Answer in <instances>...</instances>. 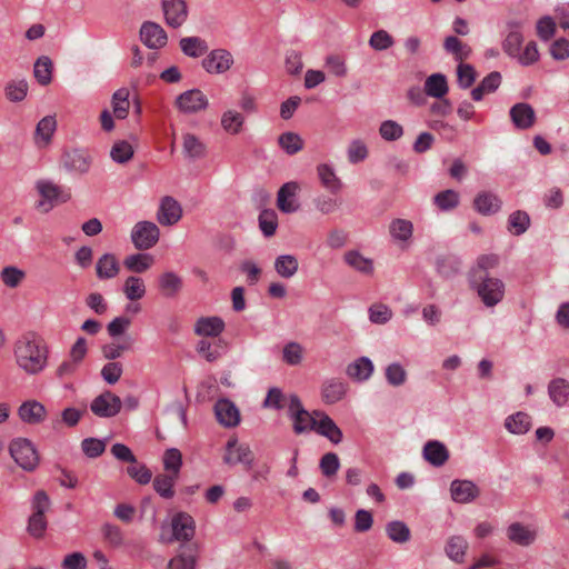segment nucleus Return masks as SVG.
Instances as JSON below:
<instances>
[{
	"label": "nucleus",
	"mask_w": 569,
	"mask_h": 569,
	"mask_svg": "<svg viewBox=\"0 0 569 569\" xmlns=\"http://www.w3.org/2000/svg\"><path fill=\"white\" fill-rule=\"evenodd\" d=\"M176 107L182 113H196L208 107V99L201 90L191 89L177 97Z\"/></svg>",
	"instance_id": "nucleus-9"
},
{
	"label": "nucleus",
	"mask_w": 569,
	"mask_h": 569,
	"mask_svg": "<svg viewBox=\"0 0 569 569\" xmlns=\"http://www.w3.org/2000/svg\"><path fill=\"white\" fill-rule=\"evenodd\" d=\"M253 452L246 443H239L237 438H230L226 445V453L223 456L224 463L234 466L242 463L250 469L253 463Z\"/></svg>",
	"instance_id": "nucleus-7"
},
{
	"label": "nucleus",
	"mask_w": 569,
	"mask_h": 569,
	"mask_svg": "<svg viewBox=\"0 0 569 569\" xmlns=\"http://www.w3.org/2000/svg\"><path fill=\"white\" fill-rule=\"evenodd\" d=\"M470 287L477 291L486 307H495L505 297V283L495 277H469Z\"/></svg>",
	"instance_id": "nucleus-2"
},
{
	"label": "nucleus",
	"mask_w": 569,
	"mask_h": 569,
	"mask_svg": "<svg viewBox=\"0 0 569 569\" xmlns=\"http://www.w3.org/2000/svg\"><path fill=\"white\" fill-rule=\"evenodd\" d=\"M450 491L452 499L459 503H468L479 495L478 487L469 480H453Z\"/></svg>",
	"instance_id": "nucleus-22"
},
{
	"label": "nucleus",
	"mask_w": 569,
	"mask_h": 569,
	"mask_svg": "<svg viewBox=\"0 0 569 569\" xmlns=\"http://www.w3.org/2000/svg\"><path fill=\"white\" fill-rule=\"evenodd\" d=\"M226 323L222 318L218 316L200 317L196 323L193 331L197 336L203 338H219L224 331Z\"/></svg>",
	"instance_id": "nucleus-18"
},
{
	"label": "nucleus",
	"mask_w": 569,
	"mask_h": 569,
	"mask_svg": "<svg viewBox=\"0 0 569 569\" xmlns=\"http://www.w3.org/2000/svg\"><path fill=\"white\" fill-rule=\"evenodd\" d=\"M36 189L40 196L37 208L42 212H49L56 206L64 203L71 198L69 188L59 186L50 180H38Z\"/></svg>",
	"instance_id": "nucleus-3"
},
{
	"label": "nucleus",
	"mask_w": 569,
	"mask_h": 569,
	"mask_svg": "<svg viewBox=\"0 0 569 569\" xmlns=\"http://www.w3.org/2000/svg\"><path fill=\"white\" fill-rule=\"evenodd\" d=\"M499 264V257L495 253L481 254L478 257L476 266L469 272V277L476 273L478 277H489L488 270Z\"/></svg>",
	"instance_id": "nucleus-50"
},
{
	"label": "nucleus",
	"mask_w": 569,
	"mask_h": 569,
	"mask_svg": "<svg viewBox=\"0 0 569 569\" xmlns=\"http://www.w3.org/2000/svg\"><path fill=\"white\" fill-rule=\"evenodd\" d=\"M501 204L500 198L490 191L479 192L473 200V208L482 216L497 213Z\"/></svg>",
	"instance_id": "nucleus-23"
},
{
	"label": "nucleus",
	"mask_w": 569,
	"mask_h": 569,
	"mask_svg": "<svg viewBox=\"0 0 569 569\" xmlns=\"http://www.w3.org/2000/svg\"><path fill=\"white\" fill-rule=\"evenodd\" d=\"M172 539L177 541H189L193 538L196 523L187 512H177L171 519Z\"/></svg>",
	"instance_id": "nucleus-11"
},
{
	"label": "nucleus",
	"mask_w": 569,
	"mask_h": 569,
	"mask_svg": "<svg viewBox=\"0 0 569 569\" xmlns=\"http://www.w3.org/2000/svg\"><path fill=\"white\" fill-rule=\"evenodd\" d=\"M24 277V271L13 266L4 267L0 273L1 281L8 288H17Z\"/></svg>",
	"instance_id": "nucleus-61"
},
{
	"label": "nucleus",
	"mask_w": 569,
	"mask_h": 569,
	"mask_svg": "<svg viewBox=\"0 0 569 569\" xmlns=\"http://www.w3.org/2000/svg\"><path fill=\"white\" fill-rule=\"evenodd\" d=\"M259 227L266 237H271L276 233L278 216L273 209H266L260 212Z\"/></svg>",
	"instance_id": "nucleus-55"
},
{
	"label": "nucleus",
	"mask_w": 569,
	"mask_h": 569,
	"mask_svg": "<svg viewBox=\"0 0 569 569\" xmlns=\"http://www.w3.org/2000/svg\"><path fill=\"white\" fill-rule=\"evenodd\" d=\"M97 277L100 280H108L117 277L120 272V263L114 254H102L96 264Z\"/></svg>",
	"instance_id": "nucleus-30"
},
{
	"label": "nucleus",
	"mask_w": 569,
	"mask_h": 569,
	"mask_svg": "<svg viewBox=\"0 0 569 569\" xmlns=\"http://www.w3.org/2000/svg\"><path fill=\"white\" fill-rule=\"evenodd\" d=\"M130 91L128 88H120L113 92L111 98V106L113 116L117 119H126L130 109Z\"/></svg>",
	"instance_id": "nucleus-36"
},
{
	"label": "nucleus",
	"mask_w": 569,
	"mask_h": 569,
	"mask_svg": "<svg viewBox=\"0 0 569 569\" xmlns=\"http://www.w3.org/2000/svg\"><path fill=\"white\" fill-rule=\"evenodd\" d=\"M501 83V74L492 71L486 76L481 82L471 90V98L475 101H481L486 94L495 92Z\"/></svg>",
	"instance_id": "nucleus-31"
},
{
	"label": "nucleus",
	"mask_w": 569,
	"mask_h": 569,
	"mask_svg": "<svg viewBox=\"0 0 569 569\" xmlns=\"http://www.w3.org/2000/svg\"><path fill=\"white\" fill-rule=\"evenodd\" d=\"M183 287L182 278L173 271H166L158 277V288L167 298L176 297Z\"/></svg>",
	"instance_id": "nucleus-27"
},
{
	"label": "nucleus",
	"mask_w": 569,
	"mask_h": 569,
	"mask_svg": "<svg viewBox=\"0 0 569 569\" xmlns=\"http://www.w3.org/2000/svg\"><path fill=\"white\" fill-rule=\"evenodd\" d=\"M214 415L218 422L227 428H232L240 422V412L229 399H219L214 405Z\"/></svg>",
	"instance_id": "nucleus-16"
},
{
	"label": "nucleus",
	"mask_w": 569,
	"mask_h": 569,
	"mask_svg": "<svg viewBox=\"0 0 569 569\" xmlns=\"http://www.w3.org/2000/svg\"><path fill=\"white\" fill-rule=\"evenodd\" d=\"M141 41L151 49H160L167 44L168 37L163 28L152 21H146L140 28Z\"/></svg>",
	"instance_id": "nucleus-13"
},
{
	"label": "nucleus",
	"mask_w": 569,
	"mask_h": 569,
	"mask_svg": "<svg viewBox=\"0 0 569 569\" xmlns=\"http://www.w3.org/2000/svg\"><path fill=\"white\" fill-rule=\"evenodd\" d=\"M182 150L190 160L202 159L207 156V146L200 137L186 132L182 134Z\"/></svg>",
	"instance_id": "nucleus-24"
},
{
	"label": "nucleus",
	"mask_w": 569,
	"mask_h": 569,
	"mask_svg": "<svg viewBox=\"0 0 569 569\" xmlns=\"http://www.w3.org/2000/svg\"><path fill=\"white\" fill-rule=\"evenodd\" d=\"M160 230L151 221H139L131 231V240L139 250L152 248L159 240Z\"/></svg>",
	"instance_id": "nucleus-6"
},
{
	"label": "nucleus",
	"mask_w": 569,
	"mask_h": 569,
	"mask_svg": "<svg viewBox=\"0 0 569 569\" xmlns=\"http://www.w3.org/2000/svg\"><path fill=\"white\" fill-rule=\"evenodd\" d=\"M346 393L347 385L339 379H329L322 385L321 396L326 403H336L343 399Z\"/></svg>",
	"instance_id": "nucleus-32"
},
{
	"label": "nucleus",
	"mask_w": 569,
	"mask_h": 569,
	"mask_svg": "<svg viewBox=\"0 0 569 569\" xmlns=\"http://www.w3.org/2000/svg\"><path fill=\"white\" fill-rule=\"evenodd\" d=\"M390 234L399 241H408L412 237V222L406 219H395L391 221Z\"/></svg>",
	"instance_id": "nucleus-52"
},
{
	"label": "nucleus",
	"mask_w": 569,
	"mask_h": 569,
	"mask_svg": "<svg viewBox=\"0 0 569 569\" xmlns=\"http://www.w3.org/2000/svg\"><path fill=\"white\" fill-rule=\"evenodd\" d=\"M52 68V61L49 57L42 56L38 58V60L34 63L33 73L34 78L40 84L47 86L51 82Z\"/></svg>",
	"instance_id": "nucleus-49"
},
{
	"label": "nucleus",
	"mask_w": 569,
	"mask_h": 569,
	"mask_svg": "<svg viewBox=\"0 0 569 569\" xmlns=\"http://www.w3.org/2000/svg\"><path fill=\"white\" fill-rule=\"evenodd\" d=\"M531 426V418L525 412H517L509 416L505 421V427L516 435H523L529 431Z\"/></svg>",
	"instance_id": "nucleus-44"
},
{
	"label": "nucleus",
	"mask_w": 569,
	"mask_h": 569,
	"mask_svg": "<svg viewBox=\"0 0 569 569\" xmlns=\"http://www.w3.org/2000/svg\"><path fill=\"white\" fill-rule=\"evenodd\" d=\"M385 376H386L388 383L393 387L401 386L407 380V371L398 362H393V363L389 365L386 368Z\"/></svg>",
	"instance_id": "nucleus-64"
},
{
	"label": "nucleus",
	"mask_w": 569,
	"mask_h": 569,
	"mask_svg": "<svg viewBox=\"0 0 569 569\" xmlns=\"http://www.w3.org/2000/svg\"><path fill=\"white\" fill-rule=\"evenodd\" d=\"M530 226V218L527 212L518 210L512 212L508 219V230L515 234L520 236L527 231Z\"/></svg>",
	"instance_id": "nucleus-51"
},
{
	"label": "nucleus",
	"mask_w": 569,
	"mask_h": 569,
	"mask_svg": "<svg viewBox=\"0 0 569 569\" xmlns=\"http://www.w3.org/2000/svg\"><path fill=\"white\" fill-rule=\"evenodd\" d=\"M279 146L288 154H296L303 148V140L295 132H284L278 139Z\"/></svg>",
	"instance_id": "nucleus-56"
},
{
	"label": "nucleus",
	"mask_w": 569,
	"mask_h": 569,
	"mask_svg": "<svg viewBox=\"0 0 569 569\" xmlns=\"http://www.w3.org/2000/svg\"><path fill=\"white\" fill-rule=\"evenodd\" d=\"M181 51L191 58H199L208 51L207 41L199 37H186L179 42Z\"/></svg>",
	"instance_id": "nucleus-41"
},
{
	"label": "nucleus",
	"mask_w": 569,
	"mask_h": 569,
	"mask_svg": "<svg viewBox=\"0 0 569 569\" xmlns=\"http://www.w3.org/2000/svg\"><path fill=\"white\" fill-rule=\"evenodd\" d=\"M19 418L28 425H39L47 417L46 407L37 400H27L18 408Z\"/></svg>",
	"instance_id": "nucleus-19"
},
{
	"label": "nucleus",
	"mask_w": 569,
	"mask_h": 569,
	"mask_svg": "<svg viewBox=\"0 0 569 569\" xmlns=\"http://www.w3.org/2000/svg\"><path fill=\"white\" fill-rule=\"evenodd\" d=\"M13 356L22 371L28 375H38L48 366L49 347L41 336L28 331L14 341Z\"/></svg>",
	"instance_id": "nucleus-1"
},
{
	"label": "nucleus",
	"mask_w": 569,
	"mask_h": 569,
	"mask_svg": "<svg viewBox=\"0 0 569 569\" xmlns=\"http://www.w3.org/2000/svg\"><path fill=\"white\" fill-rule=\"evenodd\" d=\"M4 91L8 100L20 102L27 97L28 82L26 80H12L7 83Z\"/></svg>",
	"instance_id": "nucleus-58"
},
{
	"label": "nucleus",
	"mask_w": 569,
	"mask_h": 569,
	"mask_svg": "<svg viewBox=\"0 0 569 569\" xmlns=\"http://www.w3.org/2000/svg\"><path fill=\"white\" fill-rule=\"evenodd\" d=\"M232 63V54L226 49H214L202 60V67L209 73H223Z\"/></svg>",
	"instance_id": "nucleus-12"
},
{
	"label": "nucleus",
	"mask_w": 569,
	"mask_h": 569,
	"mask_svg": "<svg viewBox=\"0 0 569 569\" xmlns=\"http://www.w3.org/2000/svg\"><path fill=\"white\" fill-rule=\"evenodd\" d=\"M123 293L131 301L140 300L146 295V286L141 278L130 276L123 283Z\"/></svg>",
	"instance_id": "nucleus-48"
},
{
	"label": "nucleus",
	"mask_w": 569,
	"mask_h": 569,
	"mask_svg": "<svg viewBox=\"0 0 569 569\" xmlns=\"http://www.w3.org/2000/svg\"><path fill=\"white\" fill-rule=\"evenodd\" d=\"M315 415L319 418L315 431L328 438L335 445L340 443L342 441L343 435L336 422L325 412L315 411Z\"/></svg>",
	"instance_id": "nucleus-21"
},
{
	"label": "nucleus",
	"mask_w": 569,
	"mask_h": 569,
	"mask_svg": "<svg viewBox=\"0 0 569 569\" xmlns=\"http://www.w3.org/2000/svg\"><path fill=\"white\" fill-rule=\"evenodd\" d=\"M182 217V208L172 197H163L157 213V219L162 226H173Z\"/></svg>",
	"instance_id": "nucleus-17"
},
{
	"label": "nucleus",
	"mask_w": 569,
	"mask_h": 569,
	"mask_svg": "<svg viewBox=\"0 0 569 569\" xmlns=\"http://www.w3.org/2000/svg\"><path fill=\"white\" fill-rule=\"evenodd\" d=\"M162 461L167 473L179 477L180 469L182 467V455L180 450L176 448L167 449L163 453Z\"/></svg>",
	"instance_id": "nucleus-54"
},
{
	"label": "nucleus",
	"mask_w": 569,
	"mask_h": 569,
	"mask_svg": "<svg viewBox=\"0 0 569 569\" xmlns=\"http://www.w3.org/2000/svg\"><path fill=\"white\" fill-rule=\"evenodd\" d=\"M468 549L467 540L461 536H452L446 545V555L456 563H462Z\"/></svg>",
	"instance_id": "nucleus-39"
},
{
	"label": "nucleus",
	"mask_w": 569,
	"mask_h": 569,
	"mask_svg": "<svg viewBox=\"0 0 569 569\" xmlns=\"http://www.w3.org/2000/svg\"><path fill=\"white\" fill-rule=\"evenodd\" d=\"M179 477L170 473H159L154 477L152 486L154 491L164 499L174 496V485Z\"/></svg>",
	"instance_id": "nucleus-37"
},
{
	"label": "nucleus",
	"mask_w": 569,
	"mask_h": 569,
	"mask_svg": "<svg viewBox=\"0 0 569 569\" xmlns=\"http://www.w3.org/2000/svg\"><path fill=\"white\" fill-rule=\"evenodd\" d=\"M447 78L442 73H433L425 81V92L427 96L441 99L448 93Z\"/></svg>",
	"instance_id": "nucleus-35"
},
{
	"label": "nucleus",
	"mask_w": 569,
	"mask_h": 569,
	"mask_svg": "<svg viewBox=\"0 0 569 569\" xmlns=\"http://www.w3.org/2000/svg\"><path fill=\"white\" fill-rule=\"evenodd\" d=\"M243 121L242 114L232 110L223 112L221 117L222 128L231 134H237L241 130Z\"/></svg>",
	"instance_id": "nucleus-59"
},
{
	"label": "nucleus",
	"mask_w": 569,
	"mask_h": 569,
	"mask_svg": "<svg viewBox=\"0 0 569 569\" xmlns=\"http://www.w3.org/2000/svg\"><path fill=\"white\" fill-rule=\"evenodd\" d=\"M227 343L223 339L218 338L214 341L201 339L198 341L196 350L197 352L209 362H213L221 358L226 352Z\"/></svg>",
	"instance_id": "nucleus-26"
},
{
	"label": "nucleus",
	"mask_w": 569,
	"mask_h": 569,
	"mask_svg": "<svg viewBox=\"0 0 569 569\" xmlns=\"http://www.w3.org/2000/svg\"><path fill=\"white\" fill-rule=\"evenodd\" d=\"M298 260L291 254L279 256L274 261V269L282 278H291L298 271Z\"/></svg>",
	"instance_id": "nucleus-47"
},
{
	"label": "nucleus",
	"mask_w": 569,
	"mask_h": 569,
	"mask_svg": "<svg viewBox=\"0 0 569 569\" xmlns=\"http://www.w3.org/2000/svg\"><path fill=\"white\" fill-rule=\"evenodd\" d=\"M345 261L353 269L370 274L373 271V264L370 259L365 258L358 251H348L345 253Z\"/></svg>",
	"instance_id": "nucleus-53"
},
{
	"label": "nucleus",
	"mask_w": 569,
	"mask_h": 569,
	"mask_svg": "<svg viewBox=\"0 0 569 569\" xmlns=\"http://www.w3.org/2000/svg\"><path fill=\"white\" fill-rule=\"evenodd\" d=\"M373 370L372 361L368 357H360L348 365L346 373L350 379L363 382L372 376Z\"/></svg>",
	"instance_id": "nucleus-25"
},
{
	"label": "nucleus",
	"mask_w": 569,
	"mask_h": 569,
	"mask_svg": "<svg viewBox=\"0 0 569 569\" xmlns=\"http://www.w3.org/2000/svg\"><path fill=\"white\" fill-rule=\"evenodd\" d=\"M443 48L447 52L453 54L455 60L459 62L468 59L471 53V48L455 36L445 39Z\"/></svg>",
	"instance_id": "nucleus-43"
},
{
	"label": "nucleus",
	"mask_w": 569,
	"mask_h": 569,
	"mask_svg": "<svg viewBox=\"0 0 569 569\" xmlns=\"http://www.w3.org/2000/svg\"><path fill=\"white\" fill-rule=\"evenodd\" d=\"M507 537L510 541L527 547L533 543L537 532L520 522H513L507 528Z\"/></svg>",
	"instance_id": "nucleus-29"
},
{
	"label": "nucleus",
	"mask_w": 569,
	"mask_h": 569,
	"mask_svg": "<svg viewBox=\"0 0 569 569\" xmlns=\"http://www.w3.org/2000/svg\"><path fill=\"white\" fill-rule=\"evenodd\" d=\"M127 473L140 485H147L152 479L150 469H148L146 465L139 463L137 460L128 466Z\"/></svg>",
	"instance_id": "nucleus-63"
},
{
	"label": "nucleus",
	"mask_w": 569,
	"mask_h": 569,
	"mask_svg": "<svg viewBox=\"0 0 569 569\" xmlns=\"http://www.w3.org/2000/svg\"><path fill=\"white\" fill-rule=\"evenodd\" d=\"M110 156L113 161L126 163L132 159L133 148L128 141H117L111 148Z\"/></svg>",
	"instance_id": "nucleus-60"
},
{
	"label": "nucleus",
	"mask_w": 569,
	"mask_h": 569,
	"mask_svg": "<svg viewBox=\"0 0 569 569\" xmlns=\"http://www.w3.org/2000/svg\"><path fill=\"white\" fill-rule=\"evenodd\" d=\"M153 263V259L150 254L147 253H134L126 257L123 264L124 267L131 271L137 273H142L147 271Z\"/></svg>",
	"instance_id": "nucleus-46"
},
{
	"label": "nucleus",
	"mask_w": 569,
	"mask_h": 569,
	"mask_svg": "<svg viewBox=\"0 0 569 569\" xmlns=\"http://www.w3.org/2000/svg\"><path fill=\"white\" fill-rule=\"evenodd\" d=\"M393 44L392 36L382 29L375 31L369 39V46L376 51L388 50Z\"/></svg>",
	"instance_id": "nucleus-62"
},
{
	"label": "nucleus",
	"mask_w": 569,
	"mask_h": 569,
	"mask_svg": "<svg viewBox=\"0 0 569 569\" xmlns=\"http://www.w3.org/2000/svg\"><path fill=\"white\" fill-rule=\"evenodd\" d=\"M122 407L121 399L111 391H104L96 397L91 403V411L100 418H111L117 416Z\"/></svg>",
	"instance_id": "nucleus-8"
},
{
	"label": "nucleus",
	"mask_w": 569,
	"mask_h": 569,
	"mask_svg": "<svg viewBox=\"0 0 569 569\" xmlns=\"http://www.w3.org/2000/svg\"><path fill=\"white\" fill-rule=\"evenodd\" d=\"M9 452L14 462L24 471H34L39 466V452L33 442L27 438L12 439L9 445Z\"/></svg>",
	"instance_id": "nucleus-4"
},
{
	"label": "nucleus",
	"mask_w": 569,
	"mask_h": 569,
	"mask_svg": "<svg viewBox=\"0 0 569 569\" xmlns=\"http://www.w3.org/2000/svg\"><path fill=\"white\" fill-rule=\"evenodd\" d=\"M50 505L49 497L44 491H38L32 501V515L29 518L28 531L31 536L40 538L47 529L46 511Z\"/></svg>",
	"instance_id": "nucleus-5"
},
{
	"label": "nucleus",
	"mask_w": 569,
	"mask_h": 569,
	"mask_svg": "<svg viewBox=\"0 0 569 569\" xmlns=\"http://www.w3.org/2000/svg\"><path fill=\"white\" fill-rule=\"evenodd\" d=\"M166 23L171 28L181 27L188 18V6L184 0H162Z\"/></svg>",
	"instance_id": "nucleus-10"
},
{
	"label": "nucleus",
	"mask_w": 569,
	"mask_h": 569,
	"mask_svg": "<svg viewBox=\"0 0 569 569\" xmlns=\"http://www.w3.org/2000/svg\"><path fill=\"white\" fill-rule=\"evenodd\" d=\"M433 201L442 211L452 210L459 204V193L451 189L443 190L435 196Z\"/></svg>",
	"instance_id": "nucleus-57"
},
{
	"label": "nucleus",
	"mask_w": 569,
	"mask_h": 569,
	"mask_svg": "<svg viewBox=\"0 0 569 569\" xmlns=\"http://www.w3.org/2000/svg\"><path fill=\"white\" fill-rule=\"evenodd\" d=\"M299 184L295 181L286 182L281 186L277 194V207L283 213H292L299 209L296 199Z\"/></svg>",
	"instance_id": "nucleus-15"
},
{
	"label": "nucleus",
	"mask_w": 569,
	"mask_h": 569,
	"mask_svg": "<svg viewBox=\"0 0 569 569\" xmlns=\"http://www.w3.org/2000/svg\"><path fill=\"white\" fill-rule=\"evenodd\" d=\"M293 421V431L297 435L316 430L319 418L313 413H309L307 410H300L297 416L291 418Z\"/></svg>",
	"instance_id": "nucleus-45"
},
{
	"label": "nucleus",
	"mask_w": 569,
	"mask_h": 569,
	"mask_svg": "<svg viewBox=\"0 0 569 569\" xmlns=\"http://www.w3.org/2000/svg\"><path fill=\"white\" fill-rule=\"evenodd\" d=\"M548 393L557 407H563L569 400V382L563 378L552 379L548 385Z\"/></svg>",
	"instance_id": "nucleus-34"
},
{
	"label": "nucleus",
	"mask_w": 569,
	"mask_h": 569,
	"mask_svg": "<svg viewBox=\"0 0 569 569\" xmlns=\"http://www.w3.org/2000/svg\"><path fill=\"white\" fill-rule=\"evenodd\" d=\"M423 458L435 467L443 466L449 459V451L437 440L428 441L423 447Z\"/></svg>",
	"instance_id": "nucleus-28"
},
{
	"label": "nucleus",
	"mask_w": 569,
	"mask_h": 569,
	"mask_svg": "<svg viewBox=\"0 0 569 569\" xmlns=\"http://www.w3.org/2000/svg\"><path fill=\"white\" fill-rule=\"evenodd\" d=\"M62 163L68 171L83 174L91 167V157L86 150L73 149L63 153Z\"/></svg>",
	"instance_id": "nucleus-14"
},
{
	"label": "nucleus",
	"mask_w": 569,
	"mask_h": 569,
	"mask_svg": "<svg viewBox=\"0 0 569 569\" xmlns=\"http://www.w3.org/2000/svg\"><path fill=\"white\" fill-rule=\"evenodd\" d=\"M386 533L388 538L396 543H406L411 539L409 527L400 520H393L386 525Z\"/></svg>",
	"instance_id": "nucleus-42"
},
{
	"label": "nucleus",
	"mask_w": 569,
	"mask_h": 569,
	"mask_svg": "<svg viewBox=\"0 0 569 569\" xmlns=\"http://www.w3.org/2000/svg\"><path fill=\"white\" fill-rule=\"evenodd\" d=\"M57 129L56 118L52 116H47L42 118L36 128L34 141L38 147L43 148L47 147L51 138Z\"/></svg>",
	"instance_id": "nucleus-33"
},
{
	"label": "nucleus",
	"mask_w": 569,
	"mask_h": 569,
	"mask_svg": "<svg viewBox=\"0 0 569 569\" xmlns=\"http://www.w3.org/2000/svg\"><path fill=\"white\" fill-rule=\"evenodd\" d=\"M509 113L511 121L517 129H529L536 122V112L533 108L526 102L516 103L511 107Z\"/></svg>",
	"instance_id": "nucleus-20"
},
{
	"label": "nucleus",
	"mask_w": 569,
	"mask_h": 569,
	"mask_svg": "<svg viewBox=\"0 0 569 569\" xmlns=\"http://www.w3.org/2000/svg\"><path fill=\"white\" fill-rule=\"evenodd\" d=\"M317 173L321 184L331 193L340 191L342 183L336 176L333 168L327 163H321L317 167Z\"/></svg>",
	"instance_id": "nucleus-38"
},
{
	"label": "nucleus",
	"mask_w": 569,
	"mask_h": 569,
	"mask_svg": "<svg viewBox=\"0 0 569 569\" xmlns=\"http://www.w3.org/2000/svg\"><path fill=\"white\" fill-rule=\"evenodd\" d=\"M197 563V551L189 546L168 562V569H194Z\"/></svg>",
	"instance_id": "nucleus-40"
}]
</instances>
